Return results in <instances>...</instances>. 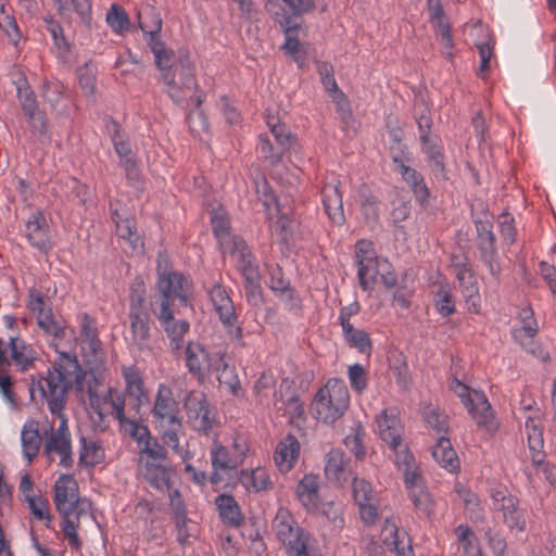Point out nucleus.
Wrapping results in <instances>:
<instances>
[{
    "mask_svg": "<svg viewBox=\"0 0 556 556\" xmlns=\"http://www.w3.org/2000/svg\"><path fill=\"white\" fill-rule=\"evenodd\" d=\"M283 384H287V390L291 389L288 381H283L280 386L279 392H275V396H279V400L285 404L287 414L293 418H304V403L301 401L300 395L296 392H291L289 395L283 393Z\"/></svg>",
    "mask_w": 556,
    "mask_h": 556,
    "instance_id": "nucleus-45",
    "label": "nucleus"
},
{
    "mask_svg": "<svg viewBox=\"0 0 556 556\" xmlns=\"http://www.w3.org/2000/svg\"><path fill=\"white\" fill-rule=\"evenodd\" d=\"M432 457L444 469L456 472L460 468L459 458L452 446L450 438L440 435L432 447Z\"/></svg>",
    "mask_w": 556,
    "mask_h": 556,
    "instance_id": "nucleus-30",
    "label": "nucleus"
},
{
    "mask_svg": "<svg viewBox=\"0 0 556 556\" xmlns=\"http://www.w3.org/2000/svg\"><path fill=\"white\" fill-rule=\"evenodd\" d=\"M78 83L86 97H93L96 91L97 67L91 62L77 71Z\"/></svg>",
    "mask_w": 556,
    "mask_h": 556,
    "instance_id": "nucleus-55",
    "label": "nucleus"
},
{
    "mask_svg": "<svg viewBox=\"0 0 556 556\" xmlns=\"http://www.w3.org/2000/svg\"><path fill=\"white\" fill-rule=\"evenodd\" d=\"M390 370L394 376L397 386L403 390H408L412 381L408 366L402 356L390 359Z\"/></svg>",
    "mask_w": 556,
    "mask_h": 556,
    "instance_id": "nucleus-60",
    "label": "nucleus"
},
{
    "mask_svg": "<svg viewBox=\"0 0 556 556\" xmlns=\"http://www.w3.org/2000/svg\"><path fill=\"white\" fill-rule=\"evenodd\" d=\"M53 502L56 510L62 516L61 528L64 538L70 539V476L61 475L54 483Z\"/></svg>",
    "mask_w": 556,
    "mask_h": 556,
    "instance_id": "nucleus-20",
    "label": "nucleus"
},
{
    "mask_svg": "<svg viewBox=\"0 0 556 556\" xmlns=\"http://www.w3.org/2000/svg\"><path fill=\"white\" fill-rule=\"evenodd\" d=\"M362 204L361 210L362 214L368 225L375 227L379 223V200L374 197L369 190L361 191Z\"/></svg>",
    "mask_w": 556,
    "mask_h": 556,
    "instance_id": "nucleus-51",
    "label": "nucleus"
},
{
    "mask_svg": "<svg viewBox=\"0 0 556 556\" xmlns=\"http://www.w3.org/2000/svg\"><path fill=\"white\" fill-rule=\"evenodd\" d=\"M378 261L365 257V262L357 263V277L359 286L364 291H371L377 281Z\"/></svg>",
    "mask_w": 556,
    "mask_h": 556,
    "instance_id": "nucleus-46",
    "label": "nucleus"
},
{
    "mask_svg": "<svg viewBox=\"0 0 556 556\" xmlns=\"http://www.w3.org/2000/svg\"><path fill=\"white\" fill-rule=\"evenodd\" d=\"M161 79L167 86L166 93L177 104L184 102L187 91L198 88L193 66L187 59H180L179 64L174 67V72H166Z\"/></svg>",
    "mask_w": 556,
    "mask_h": 556,
    "instance_id": "nucleus-9",
    "label": "nucleus"
},
{
    "mask_svg": "<svg viewBox=\"0 0 556 556\" xmlns=\"http://www.w3.org/2000/svg\"><path fill=\"white\" fill-rule=\"evenodd\" d=\"M396 173H399L403 181L408 185L416 202L421 206L428 205L430 199V190L425 182L424 176L415 168L402 163L400 164V170Z\"/></svg>",
    "mask_w": 556,
    "mask_h": 556,
    "instance_id": "nucleus-28",
    "label": "nucleus"
},
{
    "mask_svg": "<svg viewBox=\"0 0 556 556\" xmlns=\"http://www.w3.org/2000/svg\"><path fill=\"white\" fill-rule=\"evenodd\" d=\"M380 439L390 444L403 439V425L396 407H388L376 417Z\"/></svg>",
    "mask_w": 556,
    "mask_h": 556,
    "instance_id": "nucleus-15",
    "label": "nucleus"
},
{
    "mask_svg": "<svg viewBox=\"0 0 556 556\" xmlns=\"http://www.w3.org/2000/svg\"><path fill=\"white\" fill-rule=\"evenodd\" d=\"M215 505L219 518L224 523L232 528H239L242 525L244 517L238 502L232 495L219 494L215 498Z\"/></svg>",
    "mask_w": 556,
    "mask_h": 556,
    "instance_id": "nucleus-31",
    "label": "nucleus"
},
{
    "mask_svg": "<svg viewBox=\"0 0 556 556\" xmlns=\"http://www.w3.org/2000/svg\"><path fill=\"white\" fill-rule=\"evenodd\" d=\"M342 334L345 343L357 350L361 354L370 355L372 352V342L367 331L357 329L353 325L342 327Z\"/></svg>",
    "mask_w": 556,
    "mask_h": 556,
    "instance_id": "nucleus-38",
    "label": "nucleus"
},
{
    "mask_svg": "<svg viewBox=\"0 0 556 556\" xmlns=\"http://www.w3.org/2000/svg\"><path fill=\"white\" fill-rule=\"evenodd\" d=\"M340 185L341 182L333 178L331 181L325 184L321 190V200L325 212L329 219L338 226L343 225L345 222Z\"/></svg>",
    "mask_w": 556,
    "mask_h": 556,
    "instance_id": "nucleus-13",
    "label": "nucleus"
},
{
    "mask_svg": "<svg viewBox=\"0 0 556 556\" xmlns=\"http://www.w3.org/2000/svg\"><path fill=\"white\" fill-rule=\"evenodd\" d=\"M383 544L396 556H415L412 541L405 531H400L394 522L386 521L382 529Z\"/></svg>",
    "mask_w": 556,
    "mask_h": 556,
    "instance_id": "nucleus-21",
    "label": "nucleus"
},
{
    "mask_svg": "<svg viewBox=\"0 0 556 556\" xmlns=\"http://www.w3.org/2000/svg\"><path fill=\"white\" fill-rule=\"evenodd\" d=\"M45 21L47 23V29L53 39V46L58 56L62 59L64 62H66L70 52V46L66 40L63 28L59 23L54 22L52 18H46Z\"/></svg>",
    "mask_w": 556,
    "mask_h": 556,
    "instance_id": "nucleus-48",
    "label": "nucleus"
},
{
    "mask_svg": "<svg viewBox=\"0 0 556 556\" xmlns=\"http://www.w3.org/2000/svg\"><path fill=\"white\" fill-rule=\"evenodd\" d=\"M162 258L163 254L160 253L156 268L159 276L156 286L162 296L160 309H164L165 304L167 308H170L175 301L186 306L192 283L182 273L168 270L167 261H164V265Z\"/></svg>",
    "mask_w": 556,
    "mask_h": 556,
    "instance_id": "nucleus-6",
    "label": "nucleus"
},
{
    "mask_svg": "<svg viewBox=\"0 0 556 556\" xmlns=\"http://www.w3.org/2000/svg\"><path fill=\"white\" fill-rule=\"evenodd\" d=\"M408 497L417 511L430 518L434 514L435 502L428 489L422 484V478L405 483Z\"/></svg>",
    "mask_w": 556,
    "mask_h": 556,
    "instance_id": "nucleus-24",
    "label": "nucleus"
},
{
    "mask_svg": "<svg viewBox=\"0 0 556 556\" xmlns=\"http://www.w3.org/2000/svg\"><path fill=\"white\" fill-rule=\"evenodd\" d=\"M500 509L503 513L504 522L509 529L523 531L526 529L525 511L519 507V501L513 495H504L501 498Z\"/></svg>",
    "mask_w": 556,
    "mask_h": 556,
    "instance_id": "nucleus-36",
    "label": "nucleus"
},
{
    "mask_svg": "<svg viewBox=\"0 0 556 556\" xmlns=\"http://www.w3.org/2000/svg\"><path fill=\"white\" fill-rule=\"evenodd\" d=\"M434 308L442 317H448L456 312L453 293L447 287H440L433 296Z\"/></svg>",
    "mask_w": 556,
    "mask_h": 556,
    "instance_id": "nucleus-52",
    "label": "nucleus"
},
{
    "mask_svg": "<svg viewBox=\"0 0 556 556\" xmlns=\"http://www.w3.org/2000/svg\"><path fill=\"white\" fill-rule=\"evenodd\" d=\"M26 238L33 247L41 252L50 248L48 225L41 213L33 214L25 225Z\"/></svg>",
    "mask_w": 556,
    "mask_h": 556,
    "instance_id": "nucleus-27",
    "label": "nucleus"
},
{
    "mask_svg": "<svg viewBox=\"0 0 556 556\" xmlns=\"http://www.w3.org/2000/svg\"><path fill=\"white\" fill-rule=\"evenodd\" d=\"M37 324L38 326L43 329L48 333H53V345L55 348V351L58 353V356L54 358V361L60 356L61 353H65V351H59L58 350V343L54 342V340L64 337L65 336V328H61L55 323L52 311L50 307L46 308L41 314H39L37 317ZM66 355L70 356V354L66 352Z\"/></svg>",
    "mask_w": 556,
    "mask_h": 556,
    "instance_id": "nucleus-49",
    "label": "nucleus"
},
{
    "mask_svg": "<svg viewBox=\"0 0 556 556\" xmlns=\"http://www.w3.org/2000/svg\"><path fill=\"white\" fill-rule=\"evenodd\" d=\"M208 295L215 312L218 314L220 323L224 325L227 333L235 340H242V328L238 325V316L235 305L226 289L215 283L208 291Z\"/></svg>",
    "mask_w": 556,
    "mask_h": 556,
    "instance_id": "nucleus-10",
    "label": "nucleus"
},
{
    "mask_svg": "<svg viewBox=\"0 0 556 556\" xmlns=\"http://www.w3.org/2000/svg\"><path fill=\"white\" fill-rule=\"evenodd\" d=\"M211 354L198 342H189L186 346V366L189 372L199 380H203L205 377Z\"/></svg>",
    "mask_w": 556,
    "mask_h": 556,
    "instance_id": "nucleus-26",
    "label": "nucleus"
},
{
    "mask_svg": "<svg viewBox=\"0 0 556 556\" xmlns=\"http://www.w3.org/2000/svg\"><path fill=\"white\" fill-rule=\"evenodd\" d=\"M42 396L47 400L48 408L51 415L60 418V425L54 430L50 427L51 433L47 437L45 444V454L53 460V456L60 457V464L67 466L70 459V439L67 432V416L65 414L67 405V393L70 391V356L61 353L53 361L52 367L48 369L46 378V389L38 382Z\"/></svg>",
    "mask_w": 556,
    "mask_h": 556,
    "instance_id": "nucleus-2",
    "label": "nucleus"
},
{
    "mask_svg": "<svg viewBox=\"0 0 556 556\" xmlns=\"http://www.w3.org/2000/svg\"><path fill=\"white\" fill-rule=\"evenodd\" d=\"M394 454V463L404 475V482L409 483L414 479H419L420 473L415 466L414 455L410 453L403 439L388 444Z\"/></svg>",
    "mask_w": 556,
    "mask_h": 556,
    "instance_id": "nucleus-25",
    "label": "nucleus"
},
{
    "mask_svg": "<svg viewBox=\"0 0 556 556\" xmlns=\"http://www.w3.org/2000/svg\"><path fill=\"white\" fill-rule=\"evenodd\" d=\"M231 254L237 255V266L244 280L260 277L258 266L247 244V242L238 236L232 237Z\"/></svg>",
    "mask_w": 556,
    "mask_h": 556,
    "instance_id": "nucleus-22",
    "label": "nucleus"
},
{
    "mask_svg": "<svg viewBox=\"0 0 556 556\" xmlns=\"http://www.w3.org/2000/svg\"><path fill=\"white\" fill-rule=\"evenodd\" d=\"M283 7L275 9L277 12L283 10L289 16L296 18L300 23L302 22L301 16L315 8L314 0H282Z\"/></svg>",
    "mask_w": 556,
    "mask_h": 556,
    "instance_id": "nucleus-56",
    "label": "nucleus"
},
{
    "mask_svg": "<svg viewBox=\"0 0 556 556\" xmlns=\"http://www.w3.org/2000/svg\"><path fill=\"white\" fill-rule=\"evenodd\" d=\"M147 479L149 480L150 484L154 486L155 489L162 490L165 486H168L169 483V473L167 469L157 464V465H150L147 464Z\"/></svg>",
    "mask_w": 556,
    "mask_h": 556,
    "instance_id": "nucleus-61",
    "label": "nucleus"
},
{
    "mask_svg": "<svg viewBox=\"0 0 556 556\" xmlns=\"http://www.w3.org/2000/svg\"><path fill=\"white\" fill-rule=\"evenodd\" d=\"M269 281L268 287L279 298L288 309L300 307V300L295 290L291 287L290 281L285 278L282 268L278 265L270 266L268 269Z\"/></svg>",
    "mask_w": 556,
    "mask_h": 556,
    "instance_id": "nucleus-14",
    "label": "nucleus"
},
{
    "mask_svg": "<svg viewBox=\"0 0 556 556\" xmlns=\"http://www.w3.org/2000/svg\"><path fill=\"white\" fill-rule=\"evenodd\" d=\"M325 475L329 481L334 483H342L348 481L343 451L339 448H332L326 454Z\"/></svg>",
    "mask_w": 556,
    "mask_h": 556,
    "instance_id": "nucleus-37",
    "label": "nucleus"
},
{
    "mask_svg": "<svg viewBox=\"0 0 556 556\" xmlns=\"http://www.w3.org/2000/svg\"><path fill=\"white\" fill-rule=\"evenodd\" d=\"M281 543L289 556H303L307 549V536L302 528L296 529L292 536Z\"/></svg>",
    "mask_w": 556,
    "mask_h": 556,
    "instance_id": "nucleus-58",
    "label": "nucleus"
},
{
    "mask_svg": "<svg viewBox=\"0 0 556 556\" xmlns=\"http://www.w3.org/2000/svg\"><path fill=\"white\" fill-rule=\"evenodd\" d=\"M184 407L191 428L200 434L208 435L213 428L215 417L210 407L206 394L200 390L187 393Z\"/></svg>",
    "mask_w": 556,
    "mask_h": 556,
    "instance_id": "nucleus-8",
    "label": "nucleus"
},
{
    "mask_svg": "<svg viewBox=\"0 0 556 556\" xmlns=\"http://www.w3.org/2000/svg\"><path fill=\"white\" fill-rule=\"evenodd\" d=\"M475 396L477 404L473 403V410L469 413L479 427L488 426L492 417L491 405L483 393L476 392Z\"/></svg>",
    "mask_w": 556,
    "mask_h": 556,
    "instance_id": "nucleus-57",
    "label": "nucleus"
},
{
    "mask_svg": "<svg viewBox=\"0 0 556 556\" xmlns=\"http://www.w3.org/2000/svg\"><path fill=\"white\" fill-rule=\"evenodd\" d=\"M314 515L325 516L336 529H342L344 527V519L342 517V511L339 506H337L333 502L321 503L318 513H313Z\"/></svg>",
    "mask_w": 556,
    "mask_h": 556,
    "instance_id": "nucleus-64",
    "label": "nucleus"
},
{
    "mask_svg": "<svg viewBox=\"0 0 556 556\" xmlns=\"http://www.w3.org/2000/svg\"><path fill=\"white\" fill-rule=\"evenodd\" d=\"M17 97L21 101L22 110L28 117L29 123L35 128L41 129L45 126L43 115L38 110V103L35 94L26 81H23L17 86Z\"/></svg>",
    "mask_w": 556,
    "mask_h": 556,
    "instance_id": "nucleus-32",
    "label": "nucleus"
},
{
    "mask_svg": "<svg viewBox=\"0 0 556 556\" xmlns=\"http://www.w3.org/2000/svg\"><path fill=\"white\" fill-rule=\"evenodd\" d=\"M273 528L276 531L278 540L281 542L288 540L290 535L292 536L294 531L300 527L296 525L290 511L280 507L273 520Z\"/></svg>",
    "mask_w": 556,
    "mask_h": 556,
    "instance_id": "nucleus-42",
    "label": "nucleus"
},
{
    "mask_svg": "<svg viewBox=\"0 0 556 556\" xmlns=\"http://www.w3.org/2000/svg\"><path fill=\"white\" fill-rule=\"evenodd\" d=\"M157 319L169 339V345L173 351H180L185 343V336L190 329L189 321L186 319H175L172 308H167L166 304L164 309H160Z\"/></svg>",
    "mask_w": 556,
    "mask_h": 556,
    "instance_id": "nucleus-12",
    "label": "nucleus"
},
{
    "mask_svg": "<svg viewBox=\"0 0 556 556\" xmlns=\"http://www.w3.org/2000/svg\"><path fill=\"white\" fill-rule=\"evenodd\" d=\"M115 227L116 233L119 238L127 240L134 249L138 247L140 243V236L137 232L136 222L134 218H126V220H123V223Z\"/></svg>",
    "mask_w": 556,
    "mask_h": 556,
    "instance_id": "nucleus-62",
    "label": "nucleus"
},
{
    "mask_svg": "<svg viewBox=\"0 0 556 556\" xmlns=\"http://www.w3.org/2000/svg\"><path fill=\"white\" fill-rule=\"evenodd\" d=\"M244 457V448H240L238 454L231 456L226 446L217 440L213 442L211 448V463L213 469L216 470H235L237 469Z\"/></svg>",
    "mask_w": 556,
    "mask_h": 556,
    "instance_id": "nucleus-34",
    "label": "nucleus"
},
{
    "mask_svg": "<svg viewBox=\"0 0 556 556\" xmlns=\"http://www.w3.org/2000/svg\"><path fill=\"white\" fill-rule=\"evenodd\" d=\"M348 378L352 390L357 394H362L368 387V375L361 364L349 366Z\"/></svg>",
    "mask_w": 556,
    "mask_h": 556,
    "instance_id": "nucleus-59",
    "label": "nucleus"
},
{
    "mask_svg": "<svg viewBox=\"0 0 556 556\" xmlns=\"http://www.w3.org/2000/svg\"><path fill=\"white\" fill-rule=\"evenodd\" d=\"M0 28L4 30L8 37L13 41L20 38L17 25L14 16L11 15L10 8L4 4L0 5Z\"/></svg>",
    "mask_w": 556,
    "mask_h": 556,
    "instance_id": "nucleus-63",
    "label": "nucleus"
},
{
    "mask_svg": "<svg viewBox=\"0 0 556 556\" xmlns=\"http://www.w3.org/2000/svg\"><path fill=\"white\" fill-rule=\"evenodd\" d=\"M515 342H517L527 353L531 354L533 357L538 358L543 363H547L551 359L549 352L538 341L534 340V337H522L520 332H517L514 338Z\"/></svg>",
    "mask_w": 556,
    "mask_h": 556,
    "instance_id": "nucleus-54",
    "label": "nucleus"
},
{
    "mask_svg": "<svg viewBox=\"0 0 556 556\" xmlns=\"http://www.w3.org/2000/svg\"><path fill=\"white\" fill-rule=\"evenodd\" d=\"M9 341L12 361L21 367V370H27L35 361L31 348L15 336H10Z\"/></svg>",
    "mask_w": 556,
    "mask_h": 556,
    "instance_id": "nucleus-40",
    "label": "nucleus"
},
{
    "mask_svg": "<svg viewBox=\"0 0 556 556\" xmlns=\"http://www.w3.org/2000/svg\"><path fill=\"white\" fill-rule=\"evenodd\" d=\"M21 441L24 457L31 462L38 455L41 446L39 422L37 420L28 419L25 421L21 431Z\"/></svg>",
    "mask_w": 556,
    "mask_h": 556,
    "instance_id": "nucleus-35",
    "label": "nucleus"
},
{
    "mask_svg": "<svg viewBox=\"0 0 556 556\" xmlns=\"http://www.w3.org/2000/svg\"><path fill=\"white\" fill-rule=\"evenodd\" d=\"M130 325V342L142 351L149 346L151 330V313H128Z\"/></svg>",
    "mask_w": 556,
    "mask_h": 556,
    "instance_id": "nucleus-23",
    "label": "nucleus"
},
{
    "mask_svg": "<svg viewBox=\"0 0 556 556\" xmlns=\"http://www.w3.org/2000/svg\"><path fill=\"white\" fill-rule=\"evenodd\" d=\"M152 422L161 433L163 444L180 455L184 462L190 458V453L179 445V433L182 432V418L179 403L174 397L173 390L165 383L157 386L151 408Z\"/></svg>",
    "mask_w": 556,
    "mask_h": 556,
    "instance_id": "nucleus-3",
    "label": "nucleus"
},
{
    "mask_svg": "<svg viewBox=\"0 0 556 556\" xmlns=\"http://www.w3.org/2000/svg\"><path fill=\"white\" fill-rule=\"evenodd\" d=\"M457 542L464 556H483L480 542L473 531L465 525L456 528Z\"/></svg>",
    "mask_w": 556,
    "mask_h": 556,
    "instance_id": "nucleus-43",
    "label": "nucleus"
},
{
    "mask_svg": "<svg viewBox=\"0 0 556 556\" xmlns=\"http://www.w3.org/2000/svg\"><path fill=\"white\" fill-rule=\"evenodd\" d=\"M350 404V393L345 383L331 378L315 394L313 410L316 418L324 424H333L346 412Z\"/></svg>",
    "mask_w": 556,
    "mask_h": 556,
    "instance_id": "nucleus-5",
    "label": "nucleus"
},
{
    "mask_svg": "<svg viewBox=\"0 0 556 556\" xmlns=\"http://www.w3.org/2000/svg\"><path fill=\"white\" fill-rule=\"evenodd\" d=\"M452 266L455 270L456 278L462 288V293L466 299H471L478 294V283L472 271L471 266L467 262V257L460 260L457 256L453 257Z\"/></svg>",
    "mask_w": 556,
    "mask_h": 556,
    "instance_id": "nucleus-33",
    "label": "nucleus"
},
{
    "mask_svg": "<svg viewBox=\"0 0 556 556\" xmlns=\"http://www.w3.org/2000/svg\"><path fill=\"white\" fill-rule=\"evenodd\" d=\"M366 438V431L361 424L351 428V433L344 438V444L349 451L359 460L366 456V448L364 441Z\"/></svg>",
    "mask_w": 556,
    "mask_h": 556,
    "instance_id": "nucleus-47",
    "label": "nucleus"
},
{
    "mask_svg": "<svg viewBox=\"0 0 556 556\" xmlns=\"http://www.w3.org/2000/svg\"><path fill=\"white\" fill-rule=\"evenodd\" d=\"M422 152L427 155L429 166L435 178H445L444 155L442 147L432 137L421 142Z\"/></svg>",
    "mask_w": 556,
    "mask_h": 556,
    "instance_id": "nucleus-39",
    "label": "nucleus"
},
{
    "mask_svg": "<svg viewBox=\"0 0 556 556\" xmlns=\"http://www.w3.org/2000/svg\"><path fill=\"white\" fill-rule=\"evenodd\" d=\"M518 319L521 323V327L511 329L513 339L517 332H520L522 337L536 336L539 332V326L534 317V312L530 305H527L519 311Z\"/></svg>",
    "mask_w": 556,
    "mask_h": 556,
    "instance_id": "nucleus-50",
    "label": "nucleus"
},
{
    "mask_svg": "<svg viewBox=\"0 0 556 556\" xmlns=\"http://www.w3.org/2000/svg\"><path fill=\"white\" fill-rule=\"evenodd\" d=\"M295 495L308 513H318L320 508L318 477L312 473L305 475L296 485Z\"/></svg>",
    "mask_w": 556,
    "mask_h": 556,
    "instance_id": "nucleus-17",
    "label": "nucleus"
},
{
    "mask_svg": "<svg viewBox=\"0 0 556 556\" xmlns=\"http://www.w3.org/2000/svg\"><path fill=\"white\" fill-rule=\"evenodd\" d=\"M106 22L113 31L122 34L129 29L130 21L126 10L116 3H113L106 13Z\"/></svg>",
    "mask_w": 556,
    "mask_h": 556,
    "instance_id": "nucleus-53",
    "label": "nucleus"
},
{
    "mask_svg": "<svg viewBox=\"0 0 556 556\" xmlns=\"http://www.w3.org/2000/svg\"><path fill=\"white\" fill-rule=\"evenodd\" d=\"M78 336L75 338L79 345V358L72 353L74 376L89 369L98 370L102 361V342L99 337L97 318L87 312H78L76 316Z\"/></svg>",
    "mask_w": 556,
    "mask_h": 556,
    "instance_id": "nucleus-4",
    "label": "nucleus"
},
{
    "mask_svg": "<svg viewBox=\"0 0 556 556\" xmlns=\"http://www.w3.org/2000/svg\"><path fill=\"white\" fill-rule=\"evenodd\" d=\"M138 25L142 33H161L162 17L154 7L147 5L141 8L138 13Z\"/></svg>",
    "mask_w": 556,
    "mask_h": 556,
    "instance_id": "nucleus-44",
    "label": "nucleus"
},
{
    "mask_svg": "<svg viewBox=\"0 0 556 556\" xmlns=\"http://www.w3.org/2000/svg\"><path fill=\"white\" fill-rule=\"evenodd\" d=\"M482 215L484 218H477L472 214L477 232L476 244L479 250L480 260L488 267L491 276L498 279L501 265L498 263L496 237L493 232L492 217L489 215L488 211H483Z\"/></svg>",
    "mask_w": 556,
    "mask_h": 556,
    "instance_id": "nucleus-7",
    "label": "nucleus"
},
{
    "mask_svg": "<svg viewBox=\"0 0 556 556\" xmlns=\"http://www.w3.org/2000/svg\"><path fill=\"white\" fill-rule=\"evenodd\" d=\"M129 313H150L147 288L141 277H136L129 287Z\"/></svg>",
    "mask_w": 556,
    "mask_h": 556,
    "instance_id": "nucleus-41",
    "label": "nucleus"
},
{
    "mask_svg": "<svg viewBox=\"0 0 556 556\" xmlns=\"http://www.w3.org/2000/svg\"><path fill=\"white\" fill-rule=\"evenodd\" d=\"M275 9H280L279 3L277 1H268L266 3V10L273 16L277 23L281 26L285 33V43L282 49L286 50L287 53L291 54L296 62L299 59L296 54L301 49V42L298 38L296 30L300 28L301 23L296 21V18L289 16L283 10L282 12H277Z\"/></svg>",
    "mask_w": 556,
    "mask_h": 556,
    "instance_id": "nucleus-11",
    "label": "nucleus"
},
{
    "mask_svg": "<svg viewBox=\"0 0 556 556\" xmlns=\"http://www.w3.org/2000/svg\"><path fill=\"white\" fill-rule=\"evenodd\" d=\"M428 12L430 22L437 28L441 37V42L445 49L453 48V38L451 34V25L445 18V13L441 0H427Z\"/></svg>",
    "mask_w": 556,
    "mask_h": 556,
    "instance_id": "nucleus-29",
    "label": "nucleus"
},
{
    "mask_svg": "<svg viewBox=\"0 0 556 556\" xmlns=\"http://www.w3.org/2000/svg\"><path fill=\"white\" fill-rule=\"evenodd\" d=\"M300 455V443L295 435L287 434L278 443L274 453V460L281 472L290 471Z\"/></svg>",
    "mask_w": 556,
    "mask_h": 556,
    "instance_id": "nucleus-19",
    "label": "nucleus"
},
{
    "mask_svg": "<svg viewBox=\"0 0 556 556\" xmlns=\"http://www.w3.org/2000/svg\"><path fill=\"white\" fill-rule=\"evenodd\" d=\"M79 432V458L80 466L92 468L104 460L105 453L101 441L94 435H85Z\"/></svg>",
    "mask_w": 556,
    "mask_h": 556,
    "instance_id": "nucleus-18",
    "label": "nucleus"
},
{
    "mask_svg": "<svg viewBox=\"0 0 556 556\" xmlns=\"http://www.w3.org/2000/svg\"><path fill=\"white\" fill-rule=\"evenodd\" d=\"M525 428L531 463L535 467H541L544 465L546 457L544 452L543 427L539 419L529 416L527 417Z\"/></svg>",
    "mask_w": 556,
    "mask_h": 556,
    "instance_id": "nucleus-16",
    "label": "nucleus"
},
{
    "mask_svg": "<svg viewBox=\"0 0 556 556\" xmlns=\"http://www.w3.org/2000/svg\"><path fill=\"white\" fill-rule=\"evenodd\" d=\"M125 390L103 386L99 369L80 371L72 380V390L87 412L94 430L105 431L109 417L118 421L124 430L138 442L143 435L150 434L149 429L139 425L142 406L149 403V392L143 377L135 366L125 367L122 371Z\"/></svg>",
    "mask_w": 556,
    "mask_h": 556,
    "instance_id": "nucleus-1",
    "label": "nucleus"
}]
</instances>
